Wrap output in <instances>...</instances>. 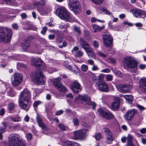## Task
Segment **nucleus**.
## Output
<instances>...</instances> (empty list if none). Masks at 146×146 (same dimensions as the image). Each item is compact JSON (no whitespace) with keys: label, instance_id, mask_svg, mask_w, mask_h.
<instances>
[{"label":"nucleus","instance_id":"obj_25","mask_svg":"<svg viewBox=\"0 0 146 146\" xmlns=\"http://www.w3.org/2000/svg\"><path fill=\"white\" fill-rule=\"evenodd\" d=\"M21 45L22 48L24 51H27L30 46V42L27 40H24Z\"/></svg>","mask_w":146,"mask_h":146},{"label":"nucleus","instance_id":"obj_60","mask_svg":"<svg viewBox=\"0 0 146 146\" xmlns=\"http://www.w3.org/2000/svg\"><path fill=\"white\" fill-rule=\"evenodd\" d=\"M27 138L28 139H31L32 137V135L31 134L29 133L26 135Z\"/></svg>","mask_w":146,"mask_h":146},{"label":"nucleus","instance_id":"obj_28","mask_svg":"<svg viewBox=\"0 0 146 146\" xmlns=\"http://www.w3.org/2000/svg\"><path fill=\"white\" fill-rule=\"evenodd\" d=\"M141 81L142 83L141 90L146 93V78L141 79Z\"/></svg>","mask_w":146,"mask_h":146},{"label":"nucleus","instance_id":"obj_52","mask_svg":"<svg viewBox=\"0 0 146 146\" xmlns=\"http://www.w3.org/2000/svg\"><path fill=\"white\" fill-rule=\"evenodd\" d=\"M137 107L139 109V110L141 111H142L143 110H144V109H145V108H144L143 106L139 105H137Z\"/></svg>","mask_w":146,"mask_h":146},{"label":"nucleus","instance_id":"obj_5","mask_svg":"<svg viewBox=\"0 0 146 146\" xmlns=\"http://www.w3.org/2000/svg\"><path fill=\"white\" fill-rule=\"evenodd\" d=\"M12 35V31L10 28L5 27L0 29V41L9 42L11 40Z\"/></svg>","mask_w":146,"mask_h":146},{"label":"nucleus","instance_id":"obj_13","mask_svg":"<svg viewBox=\"0 0 146 146\" xmlns=\"http://www.w3.org/2000/svg\"><path fill=\"white\" fill-rule=\"evenodd\" d=\"M103 132L105 133L106 142L107 144H110L113 141V135L110 129L108 128H105L103 129Z\"/></svg>","mask_w":146,"mask_h":146},{"label":"nucleus","instance_id":"obj_37","mask_svg":"<svg viewBox=\"0 0 146 146\" xmlns=\"http://www.w3.org/2000/svg\"><path fill=\"white\" fill-rule=\"evenodd\" d=\"M42 103V102L40 101H35L33 104V107L36 110L37 106L40 104Z\"/></svg>","mask_w":146,"mask_h":146},{"label":"nucleus","instance_id":"obj_6","mask_svg":"<svg viewBox=\"0 0 146 146\" xmlns=\"http://www.w3.org/2000/svg\"><path fill=\"white\" fill-rule=\"evenodd\" d=\"M79 100L84 105L86 106H92V109L95 110L96 106V104L94 102H92L90 98L86 95H79L75 98V101Z\"/></svg>","mask_w":146,"mask_h":146},{"label":"nucleus","instance_id":"obj_27","mask_svg":"<svg viewBox=\"0 0 146 146\" xmlns=\"http://www.w3.org/2000/svg\"><path fill=\"white\" fill-rule=\"evenodd\" d=\"M85 51L88 53L87 54L89 56L94 58H96V56L95 53L94 52L93 49L91 47Z\"/></svg>","mask_w":146,"mask_h":146},{"label":"nucleus","instance_id":"obj_64","mask_svg":"<svg viewBox=\"0 0 146 146\" xmlns=\"http://www.w3.org/2000/svg\"><path fill=\"white\" fill-rule=\"evenodd\" d=\"M24 120L25 121L28 122L29 120V117L28 115H27L25 117Z\"/></svg>","mask_w":146,"mask_h":146},{"label":"nucleus","instance_id":"obj_32","mask_svg":"<svg viewBox=\"0 0 146 146\" xmlns=\"http://www.w3.org/2000/svg\"><path fill=\"white\" fill-rule=\"evenodd\" d=\"M126 139L127 140V145H131L133 144L132 142V140L133 139V137L131 135H128Z\"/></svg>","mask_w":146,"mask_h":146},{"label":"nucleus","instance_id":"obj_1","mask_svg":"<svg viewBox=\"0 0 146 146\" xmlns=\"http://www.w3.org/2000/svg\"><path fill=\"white\" fill-rule=\"evenodd\" d=\"M31 62L33 66L41 71L39 72L37 71L32 73L31 77L32 80L37 84H43L45 83V77L43 75L42 72L46 70L45 65L40 58H33Z\"/></svg>","mask_w":146,"mask_h":146},{"label":"nucleus","instance_id":"obj_21","mask_svg":"<svg viewBox=\"0 0 146 146\" xmlns=\"http://www.w3.org/2000/svg\"><path fill=\"white\" fill-rule=\"evenodd\" d=\"M79 43L80 45L81 46L82 48L85 51L91 47L90 44L87 41L82 38H80Z\"/></svg>","mask_w":146,"mask_h":146},{"label":"nucleus","instance_id":"obj_53","mask_svg":"<svg viewBox=\"0 0 146 146\" xmlns=\"http://www.w3.org/2000/svg\"><path fill=\"white\" fill-rule=\"evenodd\" d=\"M47 30V27L46 26L44 27L43 28L42 30L41 31V33L42 34H44L46 33Z\"/></svg>","mask_w":146,"mask_h":146},{"label":"nucleus","instance_id":"obj_39","mask_svg":"<svg viewBox=\"0 0 146 146\" xmlns=\"http://www.w3.org/2000/svg\"><path fill=\"white\" fill-rule=\"evenodd\" d=\"M59 128L62 131H64L66 129V127L63 123H59L58 124Z\"/></svg>","mask_w":146,"mask_h":146},{"label":"nucleus","instance_id":"obj_20","mask_svg":"<svg viewBox=\"0 0 146 146\" xmlns=\"http://www.w3.org/2000/svg\"><path fill=\"white\" fill-rule=\"evenodd\" d=\"M120 103V98L118 97L115 96L114 98V101L112 103L111 108L113 110H117L119 108Z\"/></svg>","mask_w":146,"mask_h":146},{"label":"nucleus","instance_id":"obj_30","mask_svg":"<svg viewBox=\"0 0 146 146\" xmlns=\"http://www.w3.org/2000/svg\"><path fill=\"white\" fill-rule=\"evenodd\" d=\"M92 27L94 30V32L96 33L97 31H100L104 28V27H101L96 25H94Z\"/></svg>","mask_w":146,"mask_h":146},{"label":"nucleus","instance_id":"obj_15","mask_svg":"<svg viewBox=\"0 0 146 146\" xmlns=\"http://www.w3.org/2000/svg\"><path fill=\"white\" fill-rule=\"evenodd\" d=\"M103 38L105 45L107 46H110L112 41V37L111 36L110 33L105 32L103 34Z\"/></svg>","mask_w":146,"mask_h":146},{"label":"nucleus","instance_id":"obj_57","mask_svg":"<svg viewBox=\"0 0 146 146\" xmlns=\"http://www.w3.org/2000/svg\"><path fill=\"white\" fill-rule=\"evenodd\" d=\"M67 46L66 42L64 41L62 43V45L59 46V47L60 48H62L63 47H66Z\"/></svg>","mask_w":146,"mask_h":146},{"label":"nucleus","instance_id":"obj_18","mask_svg":"<svg viewBox=\"0 0 146 146\" xmlns=\"http://www.w3.org/2000/svg\"><path fill=\"white\" fill-rule=\"evenodd\" d=\"M117 88L119 92L124 93H129L130 90V87L128 85L120 84Z\"/></svg>","mask_w":146,"mask_h":146},{"label":"nucleus","instance_id":"obj_51","mask_svg":"<svg viewBox=\"0 0 146 146\" xmlns=\"http://www.w3.org/2000/svg\"><path fill=\"white\" fill-rule=\"evenodd\" d=\"M12 28L15 30H17L19 28L18 25L17 23H14L12 25Z\"/></svg>","mask_w":146,"mask_h":146},{"label":"nucleus","instance_id":"obj_9","mask_svg":"<svg viewBox=\"0 0 146 146\" xmlns=\"http://www.w3.org/2000/svg\"><path fill=\"white\" fill-rule=\"evenodd\" d=\"M61 79L60 77L56 78L51 80V83L58 91L62 93H65L67 92V89L60 83Z\"/></svg>","mask_w":146,"mask_h":146},{"label":"nucleus","instance_id":"obj_50","mask_svg":"<svg viewBox=\"0 0 146 146\" xmlns=\"http://www.w3.org/2000/svg\"><path fill=\"white\" fill-rule=\"evenodd\" d=\"M98 54L100 56L103 58H106L107 56L104 54V53L101 52H98Z\"/></svg>","mask_w":146,"mask_h":146},{"label":"nucleus","instance_id":"obj_63","mask_svg":"<svg viewBox=\"0 0 146 146\" xmlns=\"http://www.w3.org/2000/svg\"><path fill=\"white\" fill-rule=\"evenodd\" d=\"M49 70H48V72L50 73H52L54 71H55L54 69L52 67H49Z\"/></svg>","mask_w":146,"mask_h":146},{"label":"nucleus","instance_id":"obj_7","mask_svg":"<svg viewBox=\"0 0 146 146\" xmlns=\"http://www.w3.org/2000/svg\"><path fill=\"white\" fill-rule=\"evenodd\" d=\"M68 6L70 9L76 14H79L81 10V6L79 2L77 0H68Z\"/></svg>","mask_w":146,"mask_h":146},{"label":"nucleus","instance_id":"obj_35","mask_svg":"<svg viewBox=\"0 0 146 146\" xmlns=\"http://www.w3.org/2000/svg\"><path fill=\"white\" fill-rule=\"evenodd\" d=\"M100 10L104 12L105 14L108 15H110L111 14V13L110 12V11L107 10V9L104 8H102L100 9Z\"/></svg>","mask_w":146,"mask_h":146},{"label":"nucleus","instance_id":"obj_24","mask_svg":"<svg viewBox=\"0 0 146 146\" xmlns=\"http://www.w3.org/2000/svg\"><path fill=\"white\" fill-rule=\"evenodd\" d=\"M37 10L41 15H47L50 11V9L47 7L43 9L38 8Z\"/></svg>","mask_w":146,"mask_h":146},{"label":"nucleus","instance_id":"obj_19","mask_svg":"<svg viewBox=\"0 0 146 146\" xmlns=\"http://www.w3.org/2000/svg\"><path fill=\"white\" fill-rule=\"evenodd\" d=\"M97 111L99 112L100 116L107 119H111L113 117V115L111 113L106 112L100 108H98Z\"/></svg>","mask_w":146,"mask_h":146},{"label":"nucleus","instance_id":"obj_54","mask_svg":"<svg viewBox=\"0 0 146 146\" xmlns=\"http://www.w3.org/2000/svg\"><path fill=\"white\" fill-rule=\"evenodd\" d=\"M33 46L36 50L37 49L39 50L40 48V47L39 45L35 44H34Z\"/></svg>","mask_w":146,"mask_h":146},{"label":"nucleus","instance_id":"obj_58","mask_svg":"<svg viewBox=\"0 0 146 146\" xmlns=\"http://www.w3.org/2000/svg\"><path fill=\"white\" fill-rule=\"evenodd\" d=\"M139 67L141 69L143 70L146 68V65L144 64H141L139 65Z\"/></svg>","mask_w":146,"mask_h":146},{"label":"nucleus","instance_id":"obj_46","mask_svg":"<svg viewBox=\"0 0 146 146\" xmlns=\"http://www.w3.org/2000/svg\"><path fill=\"white\" fill-rule=\"evenodd\" d=\"M115 74L117 76L121 77L122 76L123 74L119 71L117 70L115 72Z\"/></svg>","mask_w":146,"mask_h":146},{"label":"nucleus","instance_id":"obj_4","mask_svg":"<svg viewBox=\"0 0 146 146\" xmlns=\"http://www.w3.org/2000/svg\"><path fill=\"white\" fill-rule=\"evenodd\" d=\"M8 138L9 146H25V142L20 139V136L18 134H11Z\"/></svg>","mask_w":146,"mask_h":146},{"label":"nucleus","instance_id":"obj_22","mask_svg":"<svg viewBox=\"0 0 146 146\" xmlns=\"http://www.w3.org/2000/svg\"><path fill=\"white\" fill-rule=\"evenodd\" d=\"M36 119L39 126L41 127L43 130L44 131L48 130V128L44 125L42 122V119L38 115L36 117Z\"/></svg>","mask_w":146,"mask_h":146},{"label":"nucleus","instance_id":"obj_38","mask_svg":"<svg viewBox=\"0 0 146 146\" xmlns=\"http://www.w3.org/2000/svg\"><path fill=\"white\" fill-rule=\"evenodd\" d=\"M10 119L13 121L15 122H19L21 121V118L19 117H11Z\"/></svg>","mask_w":146,"mask_h":146},{"label":"nucleus","instance_id":"obj_41","mask_svg":"<svg viewBox=\"0 0 146 146\" xmlns=\"http://www.w3.org/2000/svg\"><path fill=\"white\" fill-rule=\"evenodd\" d=\"M81 68L82 70L84 72H86L88 69V66L85 64H82L81 66Z\"/></svg>","mask_w":146,"mask_h":146},{"label":"nucleus","instance_id":"obj_36","mask_svg":"<svg viewBox=\"0 0 146 146\" xmlns=\"http://www.w3.org/2000/svg\"><path fill=\"white\" fill-rule=\"evenodd\" d=\"M15 105L13 103L11 102L8 104V109L9 110H12L14 109L15 108Z\"/></svg>","mask_w":146,"mask_h":146},{"label":"nucleus","instance_id":"obj_43","mask_svg":"<svg viewBox=\"0 0 146 146\" xmlns=\"http://www.w3.org/2000/svg\"><path fill=\"white\" fill-rule=\"evenodd\" d=\"M92 2L96 4H99L102 3L104 0H91Z\"/></svg>","mask_w":146,"mask_h":146},{"label":"nucleus","instance_id":"obj_16","mask_svg":"<svg viewBox=\"0 0 146 146\" xmlns=\"http://www.w3.org/2000/svg\"><path fill=\"white\" fill-rule=\"evenodd\" d=\"M137 113V111L135 109H132L127 111L124 117L126 121H130L132 120L134 116Z\"/></svg>","mask_w":146,"mask_h":146},{"label":"nucleus","instance_id":"obj_45","mask_svg":"<svg viewBox=\"0 0 146 146\" xmlns=\"http://www.w3.org/2000/svg\"><path fill=\"white\" fill-rule=\"evenodd\" d=\"M101 136L100 133H98L96 134L95 137L96 140H98L101 138Z\"/></svg>","mask_w":146,"mask_h":146},{"label":"nucleus","instance_id":"obj_2","mask_svg":"<svg viewBox=\"0 0 146 146\" xmlns=\"http://www.w3.org/2000/svg\"><path fill=\"white\" fill-rule=\"evenodd\" d=\"M30 91L25 88L20 93L19 96V104L21 108L27 111L30 107L29 102L31 99Z\"/></svg>","mask_w":146,"mask_h":146},{"label":"nucleus","instance_id":"obj_10","mask_svg":"<svg viewBox=\"0 0 146 146\" xmlns=\"http://www.w3.org/2000/svg\"><path fill=\"white\" fill-rule=\"evenodd\" d=\"M23 76L21 74L15 73L11 77V83L13 87H15L20 85L21 83Z\"/></svg>","mask_w":146,"mask_h":146},{"label":"nucleus","instance_id":"obj_55","mask_svg":"<svg viewBox=\"0 0 146 146\" xmlns=\"http://www.w3.org/2000/svg\"><path fill=\"white\" fill-rule=\"evenodd\" d=\"M87 62L88 64L90 65H93L94 64V62L92 60L89 59L87 61Z\"/></svg>","mask_w":146,"mask_h":146},{"label":"nucleus","instance_id":"obj_14","mask_svg":"<svg viewBox=\"0 0 146 146\" xmlns=\"http://www.w3.org/2000/svg\"><path fill=\"white\" fill-rule=\"evenodd\" d=\"M89 128H86L74 132V137L75 139H82L85 137L86 133L88 131Z\"/></svg>","mask_w":146,"mask_h":146},{"label":"nucleus","instance_id":"obj_47","mask_svg":"<svg viewBox=\"0 0 146 146\" xmlns=\"http://www.w3.org/2000/svg\"><path fill=\"white\" fill-rule=\"evenodd\" d=\"M74 31H76L78 34H80L81 32L80 30V29L77 27L75 26L74 28Z\"/></svg>","mask_w":146,"mask_h":146},{"label":"nucleus","instance_id":"obj_44","mask_svg":"<svg viewBox=\"0 0 146 146\" xmlns=\"http://www.w3.org/2000/svg\"><path fill=\"white\" fill-rule=\"evenodd\" d=\"M94 47L95 48H97L98 47L99 44L98 41L97 40H94L93 43Z\"/></svg>","mask_w":146,"mask_h":146},{"label":"nucleus","instance_id":"obj_23","mask_svg":"<svg viewBox=\"0 0 146 146\" xmlns=\"http://www.w3.org/2000/svg\"><path fill=\"white\" fill-rule=\"evenodd\" d=\"M78 49V47L75 46L72 50V52H75L74 56L76 58L81 57L83 54V52L81 50H79Z\"/></svg>","mask_w":146,"mask_h":146},{"label":"nucleus","instance_id":"obj_31","mask_svg":"<svg viewBox=\"0 0 146 146\" xmlns=\"http://www.w3.org/2000/svg\"><path fill=\"white\" fill-rule=\"evenodd\" d=\"M64 66L66 67L68 69L70 70L71 71L73 72L75 71L74 68L72 66L68 65V62L66 61L64 62L63 63Z\"/></svg>","mask_w":146,"mask_h":146},{"label":"nucleus","instance_id":"obj_11","mask_svg":"<svg viewBox=\"0 0 146 146\" xmlns=\"http://www.w3.org/2000/svg\"><path fill=\"white\" fill-rule=\"evenodd\" d=\"M70 88L73 92L78 94L82 90V87L81 86L78 80H75L71 84Z\"/></svg>","mask_w":146,"mask_h":146},{"label":"nucleus","instance_id":"obj_8","mask_svg":"<svg viewBox=\"0 0 146 146\" xmlns=\"http://www.w3.org/2000/svg\"><path fill=\"white\" fill-rule=\"evenodd\" d=\"M124 61L125 66L128 70L129 69H133L131 72H135L136 71L137 63L132 58L126 56L124 58Z\"/></svg>","mask_w":146,"mask_h":146},{"label":"nucleus","instance_id":"obj_29","mask_svg":"<svg viewBox=\"0 0 146 146\" xmlns=\"http://www.w3.org/2000/svg\"><path fill=\"white\" fill-rule=\"evenodd\" d=\"M7 95L11 97H13L15 96L16 93L14 91V90L11 88H7Z\"/></svg>","mask_w":146,"mask_h":146},{"label":"nucleus","instance_id":"obj_34","mask_svg":"<svg viewBox=\"0 0 146 146\" xmlns=\"http://www.w3.org/2000/svg\"><path fill=\"white\" fill-rule=\"evenodd\" d=\"M72 121L75 126H77L79 125V121L77 117L73 118Z\"/></svg>","mask_w":146,"mask_h":146},{"label":"nucleus","instance_id":"obj_62","mask_svg":"<svg viewBox=\"0 0 146 146\" xmlns=\"http://www.w3.org/2000/svg\"><path fill=\"white\" fill-rule=\"evenodd\" d=\"M140 132L143 134L146 133V128H142L140 130Z\"/></svg>","mask_w":146,"mask_h":146},{"label":"nucleus","instance_id":"obj_48","mask_svg":"<svg viewBox=\"0 0 146 146\" xmlns=\"http://www.w3.org/2000/svg\"><path fill=\"white\" fill-rule=\"evenodd\" d=\"M63 39L62 36H58L56 38V41L58 42L61 43L63 41Z\"/></svg>","mask_w":146,"mask_h":146},{"label":"nucleus","instance_id":"obj_3","mask_svg":"<svg viewBox=\"0 0 146 146\" xmlns=\"http://www.w3.org/2000/svg\"><path fill=\"white\" fill-rule=\"evenodd\" d=\"M56 13V15L62 19L70 22L75 21L74 18L71 15L70 13L64 7H60L58 8Z\"/></svg>","mask_w":146,"mask_h":146},{"label":"nucleus","instance_id":"obj_40","mask_svg":"<svg viewBox=\"0 0 146 146\" xmlns=\"http://www.w3.org/2000/svg\"><path fill=\"white\" fill-rule=\"evenodd\" d=\"M3 128H1L0 129V134L2 135L3 133L5 132L6 127V125H5V123H3Z\"/></svg>","mask_w":146,"mask_h":146},{"label":"nucleus","instance_id":"obj_42","mask_svg":"<svg viewBox=\"0 0 146 146\" xmlns=\"http://www.w3.org/2000/svg\"><path fill=\"white\" fill-rule=\"evenodd\" d=\"M113 76L111 75L108 74L106 76V80L107 81H111L113 80Z\"/></svg>","mask_w":146,"mask_h":146},{"label":"nucleus","instance_id":"obj_26","mask_svg":"<svg viewBox=\"0 0 146 146\" xmlns=\"http://www.w3.org/2000/svg\"><path fill=\"white\" fill-rule=\"evenodd\" d=\"M45 0H40L38 1H35L33 3V5L38 8L40 7H43L45 4Z\"/></svg>","mask_w":146,"mask_h":146},{"label":"nucleus","instance_id":"obj_56","mask_svg":"<svg viewBox=\"0 0 146 146\" xmlns=\"http://www.w3.org/2000/svg\"><path fill=\"white\" fill-rule=\"evenodd\" d=\"M4 3L9 5L12 2V0H2Z\"/></svg>","mask_w":146,"mask_h":146},{"label":"nucleus","instance_id":"obj_59","mask_svg":"<svg viewBox=\"0 0 146 146\" xmlns=\"http://www.w3.org/2000/svg\"><path fill=\"white\" fill-rule=\"evenodd\" d=\"M5 112V110L4 108H2L1 109L0 111V115L2 116L3 115Z\"/></svg>","mask_w":146,"mask_h":146},{"label":"nucleus","instance_id":"obj_49","mask_svg":"<svg viewBox=\"0 0 146 146\" xmlns=\"http://www.w3.org/2000/svg\"><path fill=\"white\" fill-rule=\"evenodd\" d=\"M93 66L92 68V71H95L98 70H99V69L98 67V66L94 64L93 65Z\"/></svg>","mask_w":146,"mask_h":146},{"label":"nucleus","instance_id":"obj_33","mask_svg":"<svg viewBox=\"0 0 146 146\" xmlns=\"http://www.w3.org/2000/svg\"><path fill=\"white\" fill-rule=\"evenodd\" d=\"M125 99L128 101L129 103L131 104L133 100V98L131 95H125Z\"/></svg>","mask_w":146,"mask_h":146},{"label":"nucleus","instance_id":"obj_12","mask_svg":"<svg viewBox=\"0 0 146 146\" xmlns=\"http://www.w3.org/2000/svg\"><path fill=\"white\" fill-rule=\"evenodd\" d=\"M130 12L136 18H144L146 17V12L139 9H134L130 10Z\"/></svg>","mask_w":146,"mask_h":146},{"label":"nucleus","instance_id":"obj_61","mask_svg":"<svg viewBox=\"0 0 146 146\" xmlns=\"http://www.w3.org/2000/svg\"><path fill=\"white\" fill-rule=\"evenodd\" d=\"M63 112V111L62 110H61L58 111L56 112V115H60L62 114Z\"/></svg>","mask_w":146,"mask_h":146},{"label":"nucleus","instance_id":"obj_17","mask_svg":"<svg viewBox=\"0 0 146 146\" xmlns=\"http://www.w3.org/2000/svg\"><path fill=\"white\" fill-rule=\"evenodd\" d=\"M97 88L100 90L102 92H107L109 88L107 84L104 81H100L98 84Z\"/></svg>","mask_w":146,"mask_h":146}]
</instances>
